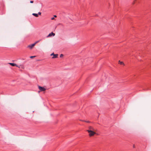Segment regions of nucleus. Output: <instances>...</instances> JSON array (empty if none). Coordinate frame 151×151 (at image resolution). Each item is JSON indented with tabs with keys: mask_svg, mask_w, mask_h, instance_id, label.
<instances>
[{
	"mask_svg": "<svg viewBox=\"0 0 151 151\" xmlns=\"http://www.w3.org/2000/svg\"><path fill=\"white\" fill-rule=\"evenodd\" d=\"M30 3H33V1H30Z\"/></svg>",
	"mask_w": 151,
	"mask_h": 151,
	"instance_id": "obj_17",
	"label": "nucleus"
},
{
	"mask_svg": "<svg viewBox=\"0 0 151 151\" xmlns=\"http://www.w3.org/2000/svg\"><path fill=\"white\" fill-rule=\"evenodd\" d=\"M17 67H18L19 68H21L23 69L24 68V66L22 65H20L19 66L18 65V66H17Z\"/></svg>",
	"mask_w": 151,
	"mask_h": 151,
	"instance_id": "obj_8",
	"label": "nucleus"
},
{
	"mask_svg": "<svg viewBox=\"0 0 151 151\" xmlns=\"http://www.w3.org/2000/svg\"><path fill=\"white\" fill-rule=\"evenodd\" d=\"M54 17H57V16L56 15H54Z\"/></svg>",
	"mask_w": 151,
	"mask_h": 151,
	"instance_id": "obj_19",
	"label": "nucleus"
},
{
	"mask_svg": "<svg viewBox=\"0 0 151 151\" xmlns=\"http://www.w3.org/2000/svg\"><path fill=\"white\" fill-rule=\"evenodd\" d=\"M134 2H133V4H134Z\"/></svg>",
	"mask_w": 151,
	"mask_h": 151,
	"instance_id": "obj_22",
	"label": "nucleus"
},
{
	"mask_svg": "<svg viewBox=\"0 0 151 151\" xmlns=\"http://www.w3.org/2000/svg\"><path fill=\"white\" fill-rule=\"evenodd\" d=\"M88 129L87 130V131H95V129L93 128V127L91 126H89L88 127Z\"/></svg>",
	"mask_w": 151,
	"mask_h": 151,
	"instance_id": "obj_2",
	"label": "nucleus"
},
{
	"mask_svg": "<svg viewBox=\"0 0 151 151\" xmlns=\"http://www.w3.org/2000/svg\"><path fill=\"white\" fill-rule=\"evenodd\" d=\"M36 42L37 43L39 42V41H37Z\"/></svg>",
	"mask_w": 151,
	"mask_h": 151,
	"instance_id": "obj_20",
	"label": "nucleus"
},
{
	"mask_svg": "<svg viewBox=\"0 0 151 151\" xmlns=\"http://www.w3.org/2000/svg\"><path fill=\"white\" fill-rule=\"evenodd\" d=\"M87 131L89 133V135L90 137L93 136L96 133L95 131Z\"/></svg>",
	"mask_w": 151,
	"mask_h": 151,
	"instance_id": "obj_1",
	"label": "nucleus"
},
{
	"mask_svg": "<svg viewBox=\"0 0 151 151\" xmlns=\"http://www.w3.org/2000/svg\"><path fill=\"white\" fill-rule=\"evenodd\" d=\"M55 33H53L52 32L51 33L49 34L48 36H47V37H50L51 36H54L55 35Z\"/></svg>",
	"mask_w": 151,
	"mask_h": 151,
	"instance_id": "obj_5",
	"label": "nucleus"
},
{
	"mask_svg": "<svg viewBox=\"0 0 151 151\" xmlns=\"http://www.w3.org/2000/svg\"><path fill=\"white\" fill-rule=\"evenodd\" d=\"M50 55H53L52 58H57L58 55V54H54V53H52Z\"/></svg>",
	"mask_w": 151,
	"mask_h": 151,
	"instance_id": "obj_3",
	"label": "nucleus"
},
{
	"mask_svg": "<svg viewBox=\"0 0 151 151\" xmlns=\"http://www.w3.org/2000/svg\"><path fill=\"white\" fill-rule=\"evenodd\" d=\"M37 42H36L34 43L33 44V45H34V46L35 45L37 44Z\"/></svg>",
	"mask_w": 151,
	"mask_h": 151,
	"instance_id": "obj_14",
	"label": "nucleus"
},
{
	"mask_svg": "<svg viewBox=\"0 0 151 151\" xmlns=\"http://www.w3.org/2000/svg\"><path fill=\"white\" fill-rule=\"evenodd\" d=\"M63 54H61L60 55V58H62V57H63Z\"/></svg>",
	"mask_w": 151,
	"mask_h": 151,
	"instance_id": "obj_13",
	"label": "nucleus"
},
{
	"mask_svg": "<svg viewBox=\"0 0 151 151\" xmlns=\"http://www.w3.org/2000/svg\"><path fill=\"white\" fill-rule=\"evenodd\" d=\"M37 42H36L34 43L33 44V45H34V46L35 45L37 44Z\"/></svg>",
	"mask_w": 151,
	"mask_h": 151,
	"instance_id": "obj_15",
	"label": "nucleus"
},
{
	"mask_svg": "<svg viewBox=\"0 0 151 151\" xmlns=\"http://www.w3.org/2000/svg\"><path fill=\"white\" fill-rule=\"evenodd\" d=\"M9 64L11 65V66H16L17 67V66H18V65H17L16 64L14 63H9Z\"/></svg>",
	"mask_w": 151,
	"mask_h": 151,
	"instance_id": "obj_7",
	"label": "nucleus"
},
{
	"mask_svg": "<svg viewBox=\"0 0 151 151\" xmlns=\"http://www.w3.org/2000/svg\"><path fill=\"white\" fill-rule=\"evenodd\" d=\"M38 88L40 91H45L46 90L45 88L40 86H38Z\"/></svg>",
	"mask_w": 151,
	"mask_h": 151,
	"instance_id": "obj_4",
	"label": "nucleus"
},
{
	"mask_svg": "<svg viewBox=\"0 0 151 151\" xmlns=\"http://www.w3.org/2000/svg\"><path fill=\"white\" fill-rule=\"evenodd\" d=\"M54 19H55V18L54 17H52L51 18L52 20H54Z\"/></svg>",
	"mask_w": 151,
	"mask_h": 151,
	"instance_id": "obj_18",
	"label": "nucleus"
},
{
	"mask_svg": "<svg viewBox=\"0 0 151 151\" xmlns=\"http://www.w3.org/2000/svg\"><path fill=\"white\" fill-rule=\"evenodd\" d=\"M119 63L121 65H125V64H124L123 62L120 61V60L119 61Z\"/></svg>",
	"mask_w": 151,
	"mask_h": 151,
	"instance_id": "obj_9",
	"label": "nucleus"
},
{
	"mask_svg": "<svg viewBox=\"0 0 151 151\" xmlns=\"http://www.w3.org/2000/svg\"><path fill=\"white\" fill-rule=\"evenodd\" d=\"M32 15H33V16L36 17H38V14H35V13H33L32 14Z\"/></svg>",
	"mask_w": 151,
	"mask_h": 151,
	"instance_id": "obj_10",
	"label": "nucleus"
},
{
	"mask_svg": "<svg viewBox=\"0 0 151 151\" xmlns=\"http://www.w3.org/2000/svg\"><path fill=\"white\" fill-rule=\"evenodd\" d=\"M133 147H134H134H135L134 145V146H133Z\"/></svg>",
	"mask_w": 151,
	"mask_h": 151,
	"instance_id": "obj_21",
	"label": "nucleus"
},
{
	"mask_svg": "<svg viewBox=\"0 0 151 151\" xmlns=\"http://www.w3.org/2000/svg\"><path fill=\"white\" fill-rule=\"evenodd\" d=\"M80 120L81 121V120ZM81 121H83V122H87V123H89L90 122L88 121H83V120H81Z\"/></svg>",
	"mask_w": 151,
	"mask_h": 151,
	"instance_id": "obj_12",
	"label": "nucleus"
},
{
	"mask_svg": "<svg viewBox=\"0 0 151 151\" xmlns=\"http://www.w3.org/2000/svg\"><path fill=\"white\" fill-rule=\"evenodd\" d=\"M38 14L40 15H41V13L40 12H39L38 13Z\"/></svg>",
	"mask_w": 151,
	"mask_h": 151,
	"instance_id": "obj_16",
	"label": "nucleus"
},
{
	"mask_svg": "<svg viewBox=\"0 0 151 151\" xmlns=\"http://www.w3.org/2000/svg\"><path fill=\"white\" fill-rule=\"evenodd\" d=\"M34 45H30L28 46L27 47L29 48L30 49H32L34 47Z\"/></svg>",
	"mask_w": 151,
	"mask_h": 151,
	"instance_id": "obj_6",
	"label": "nucleus"
},
{
	"mask_svg": "<svg viewBox=\"0 0 151 151\" xmlns=\"http://www.w3.org/2000/svg\"><path fill=\"white\" fill-rule=\"evenodd\" d=\"M36 57V56H31L30 57V58H35Z\"/></svg>",
	"mask_w": 151,
	"mask_h": 151,
	"instance_id": "obj_11",
	"label": "nucleus"
}]
</instances>
